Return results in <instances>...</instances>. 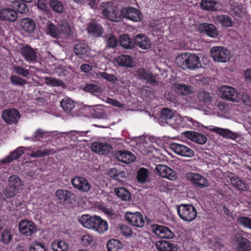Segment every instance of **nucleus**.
<instances>
[{
    "instance_id": "obj_1",
    "label": "nucleus",
    "mask_w": 251,
    "mask_h": 251,
    "mask_svg": "<svg viewBox=\"0 0 251 251\" xmlns=\"http://www.w3.org/2000/svg\"><path fill=\"white\" fill-rule=\"evenodd\" d=\"M176 63L183 70H195L201 67L199 57L196 54L183 52L176 58Z\"/></svg>"
},
{
    "instance_id": "obj_2",
    "label": "nucleus",
    "mask_w": 251,
    "mask_h": 251,
    "mask_svg": "<svg viewBox=\"0 0 251 251\" xmlns=\"http://www.w3.org/2000/svg\"><path fill=\"white\" fill-rule=\"evenodd\" d=\"M23 182L20 177L17 175H12L8 179L4 194L8 198H13L23 190Z\"/></svg>"
},
{
    "instance_id": "obj_3",
    "label": "nucleus",
    "mask_w": 251,
    "mask_h": 251,
    "mask_svg": "<svg viewBox=\"0 0 251 251\" xmlns=\"http://www.w3.org/2000/svg\"><path fill=\"white\" fill-rule=\"evenodd\" d=\"M177 212L181 219L187 222L193 221L197 215L196 208L191 204H180L177 207Z\"/></svg>"
},
{
    "instance_id": "obj_4",
    "label": "nucleus",
    "mask_w": 251,
    "mask_h": 251,
    "mask_svg": "<svg viewBox=\"0 0 251 251\" xmlns=\"http://www.w3.org/2000/svg\"><path fill=\"white\" fill-rule=\"evenodd\" d=\"M211 56L214 61L225 63L230 58L229 51L225 47L215 46L210 49Z\"/></svg>"
},
{
    "instance_id": "obj_5",
    "label": "nucleus",
    "mask_w": 251,
    "mask_h": 251,
    "mask_svg": "<svg viewBox=\"0 0 251 251\" xmlns=\"http://www.w3.org/2000/svg\"><path fill=\"white\" fill-rule=\"evenodd\" d=\"M100 7L103 15L107 19L113 22L120 20V17L113 3L111 2H102L100 4Z\"/></svg>"
},
{
    "instance_id": "obj_6",
    "label": "nucleus",
    "mask_w": 251,
    "mask_h": 251,
    "mask_svg": "<svg viewBox=\"0 0 251 251\" xmlns=\"http://www.w3.org/2000/svg\"><path fill=\"white\" fill-rule=\"evenodd\" d=\"M231 242L236 251H251V242L239 233L234 235Z\"/></svg>"
},
{
    "instance_id": "obj_7",
    "label": "nucleus",
    "mask_w": 251,
    "mask_h": 251,
    "mask_svg": "<svg viewBox=\"0 0 251 251\" xmlns=\"http://www.w3.org/2000/svg\"><path fill=\"white\" fill-rule=\"evenodd\" d=\"M222 97L231 101L238 102L241 99V94L238 93L236 89L231 86H222L220 89Z\"/></svg>"
},
{
    "instance_id": "obj_8",
    "label": "nucleus",
    "mask_w": 251,
    "mask_h": 251,
    "mask_svg": "<svg viewBox=\"0 0 251 251\" xmlns=\"http://www.w3.org/2000/svg\"><path fill=\"white\" fill-rule=\"evenodd\" d=\"M186 179L195 186L200 188H206L209 184L207 179L201 175L195 173H188L186 175Z\"/></svg>"
},
{
    "instance_id": "obj_9",
    "label": "nucleus",
    "mask_w": 251,
    "mask_h": 251,
    "mask_svg": "<svg viewBox=\"0 0 251 251\" xmlns=\"http://www.w3.org/2000/svg\"><path fill=\"white\" fill-rule=\"evenodd\" d=\"M71 183L75 189L81 192L87 193L91 188L89 181L82 176L74 177L71 179Z\"/></svg>"
},
{
    "instance_id": "obj_10",
    "label": "nucleus",
    "mask_w": 251,
    "mask_h": 251,
    "mask_svg": "<svg viewBox=\"0 0 251 251\" xmlns=\"http://www.w3.org/2000/svg\"><path fill=\"white\" fill-rule=\"evenodd\" d=\"M74 197V193L69 190L59 189L55 193V199L56 202L61 205L69 203Z\"/></svg>"
},
{
    "instance_id": "obj_11",
    "label": "nucleus",
    "mask_w": 251,
    "mask_h": 251,
    "mask_svg": "<svg viewBox=\"0 0 251 251\" xmlns=\"http://www.w3.org/2000/svg\"><path fill=\"white\" fill-rule=\"evenodd\" d=\"M151 228L156 236L161 238L172 239L175 236L174 233L168 227L163 226L152 225Z\"/></svg>"
},
{
    "instance_id": "obj_12",
    "label": "nucleus",
    "mask_w": 251,
    "mask_h": 251,
    "mask_svg": "<svg viewBox=\"0 0 251 251\" xmlns=\"http://www.w3.org/2000/svg\"><path fill=\"white\" fill-rule=\"evenodd\" d=\"M20 232L25 236H31L37 230L36 226L32 222L28 220H22L19 224Z\"/></svg>"
},
{
    "instance_id": "obj_13",
    "label": "nucleus",
    "mask_w": 251,
    "mask_h": 251,
    "mask_svg": "<svg viewBox=\"0 0 251 251\" xmlns=\"http://www.w3.org/2000/svg\"><path fill=\"white\" fill-rule=\"evenodd\" d=\"M125 216L127 221L134 226L142 227L145 224L143 216L140 212H127Z\"/></svg>"
},
{
    "instance_id": "obj_14",
    "label": "nucleus",
    "mask_w": 251,
    "mask_h": 251,
    "mask_svg": "<svg viewBox=\"0 0 251 251\" xmlns=\"http://www.w3.org/2000/svg\"><path fill=\"white\" fill-rule=\"evenodd\" d=\"M122 16L134 22H138L141 20L142 14L140 11L133 7H124L121 10Z\"/></svg>"
},
{
    "instance_id": "obj_15",
    "label": "nucleus",
    "mask_w": 251,
    "mask_h": 251,
    "mask_svg": "<svg viewBox=\"0 0 251 251\" xmlns=\"http://www.w3.org/2000/svg\"><path fill=\"white\" fill-rule=\"evenodd\" d=\"M155 170L159 176L161 177L171 180H174L176 178V172L166 165L158 164L156 166Z\"/></svg>"
},
{
    "instance_id": "obj_16",
    "label": "nucleus",
    "mask_w": 251,
    "mask_h": 251,
    "mask_svg": "<svg viewBox=\"0 0 251 251\" xmlns=\"http://www.w3.org/2000/svg\"><path fill=\"white\" fill-rule=\"evenodd\" d=\"M20 117L19 111L15 109H9L2 113L3 120L8 124H16Z\"/></svg>"
},
{
    "instance_id": "obj_17",
    "label": "nucleus",
    "mask_w": 251,
    "mask_h": 251,
    "mask_svg": "<svg viewBox=\"0 0 251 251\" xmlns=\"http://www.w3.org/2000/svg\"><path fill=\"white\" fill-rule=\"evenodd\" d=\"M135 45L142 50H148L152 47L151 40L144 34H139L134 37Z\"/></svg>"
},
{
    "instance_id": "obj_18",
    "label": "nucleus",
    "mask_w": 251,
    "mask_h": 251,
    "mask_svg": "<svg viewBox=\"0 0 251 251\" xmlns=\"http://www.w3.org/2000/svg\"><path fill=\"white\" fill-rule=\"evenodd\" d=\"M171 149L176 154L185 157H191L194 155V151L188 147L178 143L171 145Z\"/></svg>"
},
{
    "instance_id": "obj_19",
    "label": "nucleus",
    "mask_w": 251,
    "mask_h": 251,
    "mask_svg": "<svg viewBox=\"0 0 251 251\" xmlns=\"http://www.w3.org/2000/svg\"><path fill=\"white\" fill-rule=\"evenodd\" d=\"M137 75L140 79L146 80L148 83L151 85H155L158 83L153 74L145 69H138L137 72Z\"/></svg>"
},
{
    "instance_id": "obj_20",
    "label": "nucleus",
    "mask_w": 251,
    "mask_h": 251,
    "mask_svg": "<svg viewBox=\"0 0 251 251\" xmlns=\"http://www.w3.org/2000/svg\"><path fill=\"white\" fill-rule=\"evenodd\" d=\"M156 248L159 251H177V245L171 241L166 240L157 241L155 243Z\"/></svg>"
},
{
    "instance_id": "obj_21",
    "label": "nucleus",
    "mask_w": 251,
    "mask_h": 251,
    "mask_svg": "<svg viewBox=\"0 0 251 251\" xmlns=\"http://www.w3.org/2000/svg\"><path fill=\"white\" fill-rule=\"evenodd\" d=\"M20 53L22 56L28 62H33L37 60V51L30 46L23 47L20 50Z\"/></svg>"
},
{
    "instance_id": "obj_22",
    "label": "nucleus",
    "mask_w": 251,
    "mask_h": 251,
    "mask_svg": "<svg viewBox=\"0 0 251 251\" xmlns=\"http://www.w3.org/2000/svg\"><path fill=\"white\" fill-rule=\"evenodd\" d=\"M199 30L201 33L206 34L210 37L215 38L218 35V31L216 27L212 24H201L200 25Z\"/></svg>"
},
{
    "instance_id": "obj_23",
    "label": "nucleus",
    "mask_w": 251,
    "mask_h": 251,
    "mask_svg": "<svg viewBox=\"0 0 251 251\" xmlns=\"http://www.w3.org/2000/svg\"><path fill=\"white\" fill-rule=\"evenodd\" d=\"M91 148L93 152L99 154H107L112 149L110 145L106 143L94 142L92 144Z\"/></svg>"
},
{
    "instance_id": "obj_24",
    "label": "nucleus",
    "mask_w": 251,
    "mask_h": 251,
    "mask_svg": "<svg viewBox=\"0 0 251 251\" xmlns=\"http://www.w3.org/2000/svg\"><path fill=\"white\" fill-rule=\"evenodd\" d=\"M25 148L23 147L17 148L13 151L10 152V155L6 156L4 158L0 161V164H8L12 161L20 158L24 152V150Z\"/></svg>"
},
{
    "instance_id": "obj_25",
    "label": "nucleus",
    "mask_w": 251,
    "mask_h": 251,
    "mask_svg": "<svg viewBox=\"0 0 251 251\" xmlns=\"http://www.w3.org/2000/svg\"><path fill=\"white\" fill-rule=\"evenodd\" d=\"M185 136L189 139L198 144L203 145L207 141V138L204 135L195 131H186Z\"/></svg>"
},
{
    "instance_id": "obj_26",
    "label": "nucleus",
    "mask_w": 251,
    "mask_h": 251,
    "mask_svg": "<svg viewBox=\"0 0 251 251\" xmlns=\"http://www.w3.org/2000/svg\"><path fill=\"white\" fill-rule=\"evenodd\" d=\"M74 50L76 55L82 58L89 56L91 54V51L89 47L84 43H79L76 44L75 45Z\"/></svg>"
},
{
    "instance_id": "obj_27",
    "label": "nucleus",
    "mask_w": 251,
    "mask_h": 251,
    "mask_svg": "<svg viewBox=\"0 0 251 251\" xmlns=\"http://www.w3.org/2000/svg\"><path fill=\"white\" fill-rule=\"evenodd\" d=\"M17 14L15 10L5 8L0 11V18L9 22H14L17 19Z\"/></svg>"
},
{
    "instance_id": "obj_28",
    "label": "nucleus",
    "mask_w": 251,
    "mask_h": 251,
    "mask_svg": "<svg viewBox=\"0 0 251 251\" xmlns=\"http://www.w3.org/2000/svg\"><path fill=\"white\" fill-rule=\"evenodd\" d=\"M209 130L226 138L235 140L238 137L237 133L226 128L214 127L210 128Z\"/></svg>"
},
{
    "instance_id": "obj_29",
    "label": "nucleus",
    "mask_w": 251,
    "mask_h": 251,
    "mask_svg": "<svg viewBox=\"0 0 251 251\" xmlns=\"http://www.w3.org/2000/svg\"><path fill=\"white\" fill-rule=\"evenodd\" d=\"M97 216H92L89 215H83L79 220L80 223L85 227L93 229L96 222Z\"/></svg>"
},
{
    "instance_id": "obj_30",
    "label": "nucleus",
    "mask_w": 251,
    "mask_h": 251,
    "mask_svg": "<svg viewBox=\"0 0 251 251\" xmlns=\"http://www.w3.org/2000/svg\"><path fill=\"white\" fill-rule=\"evenodd\" d=\"M173 89L176 93L182 95H189L193 92L192 87L184 83H175L173 85Z\"/></svg>"
},
{
    "instance_id": "obj_31",
    "label": "nucleus",
    "mask_w": 251,
    "mask_h": 251,
    "mask_svg": "<svg viewBox=\"0 0 251 251\" xmlns=\"http://www.w3.org/2000/svg\"><path fill=\"white\" fill-rule=\"evenodd\" d=\"M201 6L203 9L210 11L221 10V5L213 0H202Z\"/></svg>"
},
{
    "instance_id": "obj_32",
    "label": "nucleus",
    "mask_w": 251,
    "mask_h": 251,
    "mask_svg": "<svg viewBox=\"0 0 251 251\" xmlns=\"http://www.w3.org/2000/svg\"><path fill=\"white\" fill-rule=\"evenodd\" d=\"M117 159L125 163H129L133 162L135 157L133 154L128 151H119L116 153Z\"/></svg>"
},
{
    "instance_id": "obj_33",
    "label": "nucleus",
    "mask_w": 251,
    "mask_h": 251,
    "mask_svg": "<svg viewBox=\"0 0 251 251\" xmlns=\"http://www.w3.org/2000/svg\"><path fill=\"white\" fill-rule=\"evenodd\" d=\"M229 4L231 14L237 17H242L244 15L245 11L242 6L238 5L233 0H229Z\"/></svg>"
},
{
    "instance_id": "obj_34",
    "label": "nucleus",
    "mask_w": 251,
    "mask_h": 251,
    "mask_svg": "<svg viewBox=\"0 0 251 251\" xmlns=\"http://www.w3.org/2000/svg\"><path fill=\"white\" fill-rule=\"evenodd\" d=\"M136 178L139 183H145L150 179V172L145 168H141L137 172Z\"/></svg>"
},
{
    "instance_id": "obj_35",
    "label": "nucleus",
    "mask_w": 251,
    "mask_h": 251,
    "mask_svg": "<svg viewBox=\"0 0 251 251\" xmlns=\"http://www.w3.org/2000/svg\"><path fill=\"white\" fill-rule=\"evenodd\" d=\"M60 103L61 108L66 113H70L75 106V102L69 97L62 99Z\"/></svg>"
},
{
    "instance_id": "obj_36",
    "label": "nucleus",
    "mask_w": 251,
    "mask_h": 251,
    "mask_svg": "<svg viewBox=\"0 0 251 251\" xmlns=\"http://www.w3.org/2000/svg\"><path fill=\"white\" fill-rule=\"evenodd\" d=\"M108 226L106 221L98 216L95 227L93 229L97 232L102 234L108 230Z\"/></svg>"
},
{
    "instance_id": "obj_37",
    "label": "nucleus",
    "mask_w": 251,
    "mask_h": 251,
    "mask_svg": "<svg viewBox=\"0 0 251 251\" xmlns=\"http://www.w3.org/2000/svg\"><path fill=\"white\" fill-rule=\"evenodd\" d=\"M20 26L28 32H32L35 29V24L30 18H24L20 22Z\"/></svg>"
},
{
    "instance_id": "obj_38",
    "label": "nucleus",
    "mask_w": 251,
    "mask_h": 251,
    "mask_svg": "<svg viewBox=\"0 0 251 251\" xmlns=\"http://www.w3.org/2000/svg\"><path fill=\"white\" fill-rule=\"evenodd\" d=\"M117 63L121 66L131 67L133 65V59L128 55H122L116 59Z\"/></svg>"
},
{
    "instance_id": "obj_39",
    "label": "nucleus",
    "mask_w": 251,
    "mask_h": 251,
    "mask_svg": "<svg viewBox=\"0 0 251 251\" xmlns=\"http://www.w3.org/2000/svg\"><path fill=\"white\" fill-rule=\"evenodd\" d=\"M120 44L121 46L126 49H131L134 47V41L129 37L126 34H123L120 37Z\"/></svg>"
},
{
    "instance_id": "obj_40",
    "label": "nucleus",
    "mask_w": 251,
    "mask_h": 251,
    "mask_svg": "<svg viewBox=\"0 0 251 251\" xmlns=\"http://www.w3.org/2000/svg\"><path fill=\"white\" fill-rule=\"evenodd\" d=\"M216 23L221 24L226 27H230L232 25V19L228 15H220L214 17Z\"/></svg>"
},
{
    "instance_id": "obj_41",
    "label": "nucleus",
    "mask_w": 251,
    "mask_h": 251,
    "mask_svg": "<svg viewBox=\"0 0 251 251\" xmlns=\"http://www.w3.org/2000/svg\"><path fill=\"white\" fill-rule=\"evenodd\" d=\"M47 34L55 38H59L61 35V31L55 25L50 23L47 25L46 31Z\"/></svg>"
},
{
    "instance_id": "obj_42",
    "label": "nucleus",
    "mask_w": 251,
    "mask_h": 251,
    "mask_svg": "<svg viewBox=\"0 0 251 251\" xmlns=\"http://www.w3.org/2000/svg\"><path fill=\"white\" fill-rule=\"evenodd\" d=\"M116 195L123 201H127L130 200V192L124 187H118L115 189Z\"/></svg>"
},
{
    "instance_id": "obj_43",
    "label": "nucleus",
    "mask_w": 251,
    "mask_h": 251,
    "mask_svg": "<svg viewBox=\"0 0 251 251\" xmlns=\"http://www.w3.org/2000/svg\"><path fill=\"white\" fill-rule=\"evenodd\" d=\"M88 33L95 36H100L102 34V27L96 23L90 24L87 28Z\"/></svg>"
},
{
    "instance_id": "obj_44",
    "label": "nucleus",
    "mask_w": 251,
    "mask_h": 251,
    "mask_svg": "<svg viewBox=\"0 0 251 251\" xmlns=\"http://www.w3.org/2000/svg\"><path fill=\"white\" fill-rule=\"evenodd\" d=\"M59 29L62 34L70 35L72 31V26L69 20H61L58 23Z\"/></svg>"
},
{
    "instance_id": "obj_45",
    "label": "nucleus",
    "mask_w": 251,
    "mask_h": 251,
    "mask_svg": "<svg viewBox=\"0 0 251 251\" xmlns=\"http://www.w3.org/2000/svg\"><path fill=\"white\" fill-rule=\"evenodd\" d=\"M49 4L51 9L56 12L62 13L65 11L63 3L58 0H50Z\"/></svg>"
},
{
    "instance_id": "obj_46",
    "label": "nucleus",
    "mask_w": 251,
    "mask_h": 251,
    "mask_svg": "<svg viewBox=\"0 0 251 251\" xmlns=\"http://www.w3.org/2000/svg\"><path fill=\"white\" fill-rule=\"evenodd\" d=\"M108 251H119L122 248V244L117 240L111 239L107 243Z\"/></svg>"
},
{
    "instance_id": "obj_47",
    "label": "nucleus",
    "mask_w": 251,
    "mask_h": 251,
    "mask_svg": "<svg viewBox=\"0 0 251 251\" xmlns=\"http://www.w3.org/2000/svg\"><path fill=\"white\" fill-rule=\"evenodd\" d=\"M231 184L237 189L244 191L246 189V184L243 181L237 176H232L230 178Z\"/></svg>"
},
{
    "instance_id": "obj_48",
    "label": "nucleus",
    "mask_w": 251,
    "mask_h": 251,
    "mask_svg": "<svg viewBox=\"0 0 251 251\" xmlns=\"http://www.w3.org/2000/svg\"><path fill=\"white\" fill-rule=\"evenodd\" d=\"M198 122L193 118L188 116L182 117V127H188L190 128H194L197 127Z\"/></svg>"
},
{
    "instance_id": "obj_49",
    "label": "nucleus",
    "mask_w": 251,
    "mask_h": 251,
    "mask_svg": "<svg viewBox=\"0 0 251 251\" xmlns=\"http://www.w3.org/2000/svg\"><path fill=\"white\" fill-rule=\"evenodd\" d=\"M52 248L53 251H68L69 247L65 241H58L52 243Z\"/></svg>"
},
{
    "instance_id": "obj_50",
    "label": "nucleus",
    "mask_w": 251,
    "mask_h": 251,
    "mask_svg": "<svg viewBox=\"0 0 251 251\" xmlns=\"http://www.w3.org/2000/svg\"><path fill=\"white\" fill-rule=\"evenodd\" d=\"M198 98L200 100L206 103H210L212 100V96L209 92L200 90L198 93Z\"/></svg>"
},
{
    "instance_id": "obj_51",
    "label": "nucleus",
    "mask_w": 251,
    "mask_h": 251,
    "mask_svg": "<svg viewBox=\"0 0 251 251\" xmlns=\"http://www.w3.org/2000/svg\"><path fill=\"white\" fill-rule=\"evenodd\" d=\"M168 124L174 128L182 127V117L178 114H175L174 118L168 122Z\"/></svg>"
},
{
    "instance_id": "obj_52",
    "label": "nucleus",
    "mask_w": 251,
    "mask_h": 251,
    "mask_svg": "<svg viewBox=\"0 0 251 251\" xmlns=\"http://www.w3.org/2000/svg\"><path fill=\"white\" fill-rule=\"evenodd\" d=\"M50 154V151L48 149L41 150V149H36L32 151L28 155L32 158L42 157Z\"/></svg>"
},
{
    "instance_id": "obj_53",
    "label": "nucleus",
    "mask_w": 251,
    "mask_h": 251,
    "mask_svg": "<svg viewBox=\"0 0 251 251\" xmlns=\"http://www.w3.org/2000/svg\"><path fill=\"white\" fill-rule=\"evenodd\" d=\"M13 4L14 8L20 13H26L28 11L27 6L22 1H15Z\"/></svg>"
},
{
    "instance_id": "obj_54",
    "label": "nucleus",
    "mask_w": 251,
    "mask_h": 251,
    "mask_svg": "<svg viewBox=\"0 0 251 251\" xmlns=\"http://www.w3.org/2000/svg\"><path fill=\"white\" fill-rule=\"evenodd\" d=\"M175 115L174 113L168 108H164L161 112V118L166 120L167 124H168V122H170Z\"/></svg>"
},
{
    "instance_id": "obj_55",
    "label": "nucleus",
    "mask_w": 251,
    "mask_h": 251,
    "mask_svg": "<svg viewBox=\"0 0 251 251\" xmlns=\"http://www.w3.org/2000/svg\"><path fill=\"white\" fill-rule=\"evenodd\" d=\"M105 41L106 43V47L109 48L113 49L118 44V41L113 35H108L105 37Z\"/></svg>"
},
{
    "instance_id": "obj_56",
    "label": "nucleus",
    "mask_w": 251,
    "mask_h": 251,
    "mask_svg": "<svg viewBox=\"0 0 251 251\" xmlns=\"http://www.w3.org/2000/svg\"><path fill=\"white\" fill-rule=\"evenodd\" d=\"M84 91L93 94L94 93H99L101 91L100 87L98 85L89 83L87 84L83 88Z\"/></svg>"
},
{
    "instance_id": "obj_57",
    "label": "nucleus",
    "mask_w": 251,
    "mask_h": 251,
    "mask_svg": "<svg viewBox=\"0 0 251 251\" xmlns=\"http://www.w3.org/2000/svg\"><path fill=\"white\" fill-rule=\"evenodd\" d=\"M237 222L245 227L251 229V218L247 217H240Z\"/></svg>"
},
{
    "instance_id": "obj_58",
    "label": "nucleus",
    "mask_w": 251,
    "mask_h": 251,
    "mask_svg": "<svg viewBox=\"0 0 251 251\" xmlns=\"http://www.w3.org/2000/svg\"><path fill=\"white\" fill-rule=\"evenodd\" d=\"M10 81L15 85L24 86L27 83V81L25 79L15 75L11 76Z\"/></svg>"
},
{
    "instance_id": "obj_59",
    "label": "nucleus",
    "mask_w": 251,
    "mask_h": 251,
    "mask_svg": "<svg viewBox=\"0 0 251 251\" xmlns=\"http://www.w3.org/2000/svg\"><path fill=\"white\" fill-rule=\"evenodd\" d=\"M29 251H46L45 245L42 243L34 242L29 247Z\"/></svg>"
},
{
    "instance_id": "obj_60",
    "label": "nucleus",
    "mask_w": 251,
    "mask_h": 251,
    "mask_svg": "<svg viewBox=\"0 0 251 251\" xmlns=\"http://www.w3.org/2000/svg\"><path fill=\"white\" fill-rule=\"evenodd\" d=\"M13 71L22 76L26 77L29 74V70L19 66H14Z\"/></svg>"
},
{
    "instance_id": "obj_61",
    "label": "nucleus",
    "mask_w": 251,
    "mask_h": 251,
    "mask_svg": "<svg viewBox=\"0 0 251 251\" xmlns=\"http://www.w3.org/2000/svg\"><path fill=\"white\" fill-rule=\"evenodd\" d=\"M11 239L12 235L10 230H4L1 234V241L5 244H8Z\"/></svg>"
},
{
    "instance_id": "obj_62",
    "label": "nucleus",
    "mask_w": 251,
    "mask_h": 251,
    "mask_svg": "<svg viewBox=\"0 0 251 251\" xmlns=\"http://www.w3.org/2000/svg\"><path fill=\"white\" fill-rule=\"evenodd\" d=\"M217 106L220 110L222 112L227 113L229 112L231 104H228L226 102L220 101L218 103Z\"/></svg>"
},
{
    "instance_id": "obj_63",
    "label": "nucleus",
    "mask_w": 251,
    "mask_h": 251,
    "mask_svg": "<svg viewBox=\"0 0 251 251\" xmlns=\"http://www.w3.org/2000/svg\"><path fill=\"white\" fill-rule=\"evenodd\" d=\"M99 77H101L109 81H113L115 78V76L113 75L109 74L105 72H100L98 74Z\"/></svg>"
},
{
    "instance_id": "obj_64",
    "label": "nucleus",
    "mask_w": 251,
    "mask_h": 251,
    "mask_svg": "<svg viewBox=\"0 0 251 251\" xmlns=\"http://www.w3.org/2000/svg\"><path fill=\"white\" fill-rule=\"evenodd\" d=\"M48 134V132L45 131L42 129H38L34 133V137L36 140L39 138H44L47 136Z\"/></svg>"
}]
</instances>
